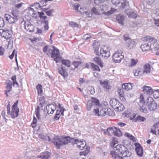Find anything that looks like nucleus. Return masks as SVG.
I'll list each match as a JSON object with an SVG mask.
<instances>
[{"label": "nucleus", "instance_id": "f257e3e1", "mask_svg": "<svg viewBox=\"0 0 159 159\" xmlns=\"http://www.w3.org/2000/svg\"><path fill=\"white\" fill-rule=\"evenodd\" d=\"M123 143L124 145L118 144L115 147V149L120 152L122 156H120L114 151H111L110 154L114 159H124L123 157H128L131 155V153L128 150L131 148V145L130 142L128 140H125Z\"/></svg>", "mask_w": 159, "mask_h": 159}, {"label": "nucleus", "instance_id": "f03ea898", "mask_svg": "<svg viewBox=\"0 0 159 159\" xmlns=\"http://www.w3.org/2000/svg\"><path fill=\"white\" fill-rule=\"evenodd\" d=\"M43 51L44 52H47L48 55H51V57L53 59L56 63H58L61 60L59 50L54 47H53V49H48V46H45L43 48Z\"/></svg>", "mask_w": 159, "mask_h": 159}, {"label": "nucleus", "instance_id": "7ed1b4c3", "mask_svg": "<svg viewBox=\"0 0 159 159\" xmlns=\"http://www.w3.org/2000/svg\"><path fill=\"white\" fill-rule=\"evenodd\" d=\"M71 138L69 136L58 137L55 136L52 139V143L57 149H59L61 146L64 144H66L70 142Z\"/></svg>", "mask_w": 159, "mask_h": 159}, {"label": "nucleus", "instance_id": "20e7f679", "mask_svg": "<svg viewBox=\"0 0 159 159\" xmlns=\"http://www.w3.org/2000/svg\"><path fill=\"white\" fill-rule=\"evenodd\" d=\"M18 100H17L12 105L11 107V110L10 102H9L8 104L7 107V113L12 118L14 119L18 116L19 109L18 107L17 106L18 103Z\"/></svg>", "mask_w": 159, "mask_h": 159}, {"label": "nucleus", "instance_id": "39448f33", "mask_svg": "<svg viewBox=\"0 0 159 159\" xmlns=\"http://www.w3.org/2000/svg\"><path fill=\"white\" fill-rule=\"evenodd\" d=\"M145 103L150 111H154L157 109V102L152 97H148L146 100Z\"/></svg>", "mask_w": 159, "mask_h": 159}, {"label": "nucleus", "instance_id": "423d86ee", "mask_svg": "<svg viewBox=\"0 0 159 159\" xmlns=\"http://www.w3.org/2000/svg\"><path fill=\"white\" fill-rule=\"evenodd\" d=\"M99 8L100 11H104L102 15L103 16H110L113 14L115 12L117 11L116 9L111 8V9L109 11L107 12H105L108 10L109 8V6L108 5L105 4H101L99 7Z\"/></svg>", "mask_w": 159, "mask_h": 159}, {"label": "nucleus", "instance_id": "0eeeda50", "mask_svg": "<svg viewBox=\"0 0 159 159\" xmlns=\"http://www.w3.org/2000/svg\"><path fill=\"white\" fill-rule=\"evenodd\" d=\"M110 111L112 112L113 111L111 109L108 110L107 108L103 107L100 111L98 108L94 109L93 111V113L96 116H104L107 115H111Z\"/></svg>", "mask_w": 159, "mask_h": 159}, {"label": "nucleus", "instance_id": "6e6552de", "mask_svg": "<svg viewBox=\"0 0 159 159\" xmlns=\"http://www.w3.org/2000/svg\"><path fill=\"white\" fill-rule=\"evenodd\" d=\"M99 100L97 98L92 97L88 101L86 108L87 110L89 111L93 107H99L100 105Z\"/></svg>", "mask_w": 159, "mask_h": 159}, {"label": "nucleus", "instance_id": "1a4fd4ad", "mask_svg": "<svg viewBox=\"0 0 159 159\" xmlns=\"http://www.w3.org/2000/svg\"><path fill=\"white\" fill-rule=\"evenodd\" d=\"M122 51L120 50H117L113 55L112 59L113 61L116 63H120L124 58L122 55Z\"/></svg>", "mask_w": 159, "mask_h": 159}, {"label": "nucleus", "instance_id": "9d476101", "mask_svg": "<svg viewBox=\"0 0 159 159\" xmlns=\"http://www.w3.org/2000/svg\"><path fill=\"white\" fill-rule=\"evenodd\" d=\"M99 56H101L105 59H107L110 56L109 49L108 47L104 45L100 49Z\"/></svg>", "mask_w": 159, "mask_h": 159}, {"label": "nucleus", "instance_id": "9b49d317", "mask_svg": "<svg viewBox=\"0 0 159 159\" xmlns=\"http://www.w3.org/2000/svg\"><path fill=\"white\" fill-rule=\"evenodd\" d=\"M18 12L16 10H14L11 12L12 16L11 15L6 14L4 15V17L6 19V20H9L11 19H14L15 20H17V18L18 16Z\"/></svg>", "mask_w": 159, "mask_h": 159}, {"label": "nucleus", "instance_id": "f8f14e48", "mask_svg": "<svg viewBox=\"0 0 159 159\" xmlns=\"http://www.w3.org/2000/svg\"><path fill=\"white\" fill-rule=\"evenodd\" d=\"M24 22L25 29L29 32H33L34 31V27L31 24L29 20L23 21L21 22L22 23Z\"/></svg>", "mask_w": 159, "mask_h": 159}, {"label": "nucleus", "instance_id": "ddd939ff", "mask_svg": "<svg viewBox=\"0 0 159 159\" xmlns=\"http://www.w3.org/2000/svg\"><path fill=\"white\" fill-rule=\"evenodd\" d=\"M153 44H149L148 43H142L141 46L140 48L143 52H146L148 51H152Z\"/></svg>", "mask_w": 159, "mask_h": 159}, {"label": "nucleus", "instance_id": "4468645a", "mask_svg": "<svg viewBox=\"0 0 159 159\" xmlns=\"http://www.w3.org/2000/svg\"><path fill=\"white\" fill-rule=\"evenodd\" d=\"M111 2L115 5H117L121 3L120 8H124L128 4V2L127 0H111Z\"/></svg>", "mask_w": 159, "mask_h": 159}, {"label": "nucleus", "instance_id": "2eb2a0df", "mask_svg": "<svg viewBox=\"0 0 159 159\" xmlns=\"http://www.w3.org/2000/svg\"><path fill=\"white\" fill-rule=\"evenodd\" d=\"M135 147V150L138 156L142 157L143 154V150L142 146L139 143H136L134 144Z\"/></svg>", "mask_w": 159, "mask_h": 159}, {"label": "nucleus", "instance_id": "dca6fc26", "mask_svg": "<svg viewBox=\"0 0 159 159\" xmlns=\"http://www.w3.org/2000/svg\"><path fill=\"white\" fill-rule=\"evenodd\" d=\"M143 93L147 95H150L153 92V89L150 86H144L142 88Z\"/></svg>", "mask_w": 159, "mask_h": 159}, {"label": "nucleus", "instance_id": "f3484780", "mask_svg": "<svg viewBox=\"0 0 159 159\" xmlns=\"http://www.w3.org/2000/svg\"><path fill=\"white\" fill-rule=\"evenodd\" d=\"M94 52L95 54L99 56V48H100V44L98 42L94 41L92 45Z\"/></svg>", "mask_w": 159, "mask_h": 159}, {"label": "nucleus", "instance_id": "a211bd4d", "mask_svg": "<svg viewBox=\"0 0 159 159\" xmlns=\"http://www.w3.org/2000/svg\"><path fill=\"white\" fill-rule=\"evenodd\" d=\"M75 142L77 144V148L81 150H83L86 145V143L84 141H80L77 139L75 140Z\"/></svg>", "mask_w": 159, "mask_h": 159}, {"label": "nucleus", "instance_id": "6ab92c4d", "mask_svg": "<svg viewBox=\"0 0 159 159\" xmlns=\"http://www.w3.org/2000/svg\"><path fill=\"white\" fill-rule=\"evenodd\" d=\"M59 73L63 77L65 78L67 77L68 74L66 71L65 67L61 65V67L59 68L58 69Z\"/></svg>", "mask_w": 159, "mask_h": 159}, {"label": "nucleus", "instance_id": "aec40b11", "mask_svg": "<svg viewBox=\"0 0 159 159\" xmlns=\"http://www.w3.org/2000/svg\"><path fill=\"white\" fill-rule=\"evenodd\" d=\"M143 41L145 42H150L151 44H154L156 41H157V40L154 38H153L152 37L149 36H147L144 37L143 38Z\"/></svg>", "mask_w": 159, "mask_h": 159}, {"label": "nucleus", "instance_id": "412c9836", "mask_svg": "<svg viewBox=\"0 0 159 159\" xmlns=\"http://www.w3.org/2000/svg\"><path fill=\"white\" fill-rule=\"evenodd\" d=\"M46 109L48 114H52L56 110V107L53 104H49L46 106Z\"/></svg>", "mask_w": 159, "mask_h": 159}, {"label": "nucleus", "instance_id": "4be33fe9", "mask_svg": "<svg viewBox=\"0 0 159 159\" xmlns=\"http://www.w3.org/2000/svg\"><path fill=\"white\" fill-rule=\"evenodd\" d=\"M100 82L101 85L102 86L104 89H106L107 91L111 89V86L109 84L107 80H105L103 81L100 80Z\"/></svg>", "mask_w": 159, "mask_h": 159}, {"label": "nucleus", "instance_id": "5701e85b", "mask_svg": "<svg viewBox=\"0 0 159 159\" xmlns=\"http://www.w3.org/2000/svg\"><path fill=\"white\" fill-rule=\"evenodd\" d=\"M153 49L152 52H154L155 54L157 56H159V44L157 41L155 42V43L153 45Z\"/></svg>", "mask_w": 159, "mask_h": 159}, {"label": "nucleus", "instance_id": "b1692460", "mask_svg": "<svg viewBox=\"0 0 159 159\" xmlns=\"http://www.w3.org/2000/svg\"><path fill=\"white\" fill-rule=\"evenodd\" d=\"M139 110L140 111L144 113H148L150 111L145 106V104L139 106Z\"/></svg>", "mask_w": 159, "mask_h": 159}, {"label": "nucleus", "instance_id": "393cba45", "mask_svg": "<svg viewBox=\"0 0 159 159\" xmlns=\"http://www.w3.org/2000/svg\"><path fill=\"white\" fill-rule=\"evenodd\" d=\"M64 111V108H62V110H57L55 116L54 117V119L57 120L60 118L61 115L63 116Z\"/></svg>", "mask_w": 159, "mask_h": 159}, {"label": "nucleus", "instance_id": "a878e982", "mask_svg": "<svg viewBox=\"0 0 159 159\" xmlns=\"http://www.w3.org/2000/svg\"><path fill=\"white\" fill-rule=\"evenodd\" d=\"M119 102L118 100L116 98H112L110 101V104L112 108L116 109V107L118 105Z\"/></svg>", "mask_w": 159, "mask_h": 159}, {"label": "nucleus", "instance_id": "bb28decb", "mask_svg": "<svg viewBox=\"0 0 159 159\" xmlns=\"http://www.w3.org/2000/svg\"><path fill=\"white\" fill-rule=\"evenodd\" d=\"M93 61L94 62L97 64L101 67H102L103 66V63L100 58L95 57L93 58Z\"/></svg>", "mask_w": 159, "mask_h": 159}, {"label": "nucleus", "instance_id": "cd10ccee", "mask_svg": "<svg viewBox=\"0 0 159 159\" xmlns=\"http://www.w3.org/2000/svg\"><path fill=\"white\" fill-rule=\"evenodd\" d=\"M138 62V59L137 58H132L129 61L128 66L129 67H132L136 65Z\"/></svg>", "mask_w": 159, "mask_h": 159}, {"label": "nucleus", "instance_id": "c85d7f7f", "mask_svg": "<svg viewBox=\"0 0 159 159\" xmlns=\"http://www.w3.org/2000/svg\"><path fill=\"white\" fill-rule=\"evenodd\" d=\"M1 36L2 37L6 39H8L10 38L11 35L10 34L9 30H3Z\"/></svg>", "mask_w": 159, "mask_h": 159}, {"label": "nucleus", "instance_id": "c756f323", "mask_svg": "<svg viewBox=\"0 0 159 159\" xmlns=\"http://www.w3.org/2000/svg\"><path fill=\"white\" fill-rule=\"evenodd\" d=\"M128 16L131 18L135 19L137 18L138 19H140V17L139 15H137L134 11L126 13Z\"/></svg>", "mask_w": 159, "mask_h": 159}, {"label": "nucleus", "instance_id": "7c9ffc66", "mask_svg": "<svg viewBox=\"0 0 159 159\" xmlns=\"http://www.w3.org/2000/svg\"><path fill=\"white\" fill-rule=\"evenodd\" d=\"M6 90L5 91V94L6 95L7 97L8 96V93H9L12 89V83L11 82H9L6 84Z\"/></svg>", "mask_w": 159, "mask_h": 159}, {"label": "nucleus", "instance_id": "2f4dec72", "mask_svg": "<svg viewBox=\"0 0 159 159\" xmlns=\"http://www.w3.org/2000/svg\"><path fill=\"white\" fill-rule=\"evenodd\" d=\"M151 70L150 65L149 63H147L145 64L143 68V73L146 74L149 73Z\"/></svg>", "mask_w": 159, "mask_h": 159}, {"label": "nucleus", "instance_id": "473e14b6", "mask_svg": "<svg viewBox=\"0 0 159 159\" xmlns=\"http://www.w3.org/2000/svg\"><path fill=\"white\" fill-rule=\"evenodd\" d=\"M51 153L48 152L42 153L40 156L42 159H48L51 157Z\"/></svg>", "mask_w": 159, "mask_h": 159}, {"label": "nucleus", "instance_id": "72a5a7b5", "mask_svg": "<svg viewBox=\"0 0 159 159\" xmlns=\"http://www.w3.org/2000/svg\"><path fill=\"white\" fill-rule=\"evenodd\" d=\"M90 64L91 65V68L93 71L98 72L101 71V69L98 65L93 63H90Z\"/></svg>", "mask_w": 159, "mask_h": 159}, {"label": "nucleus", "instance_id": "f704fd0d", "mask_svg": "<svg viewBox=\"0 0 159 159\" xmlns=\"http://www.w3.org/2000/svg\"><path fill=\"white\" fill-rule=\"evenodd\" d=\"M44 27V29L47 31L49 29L48 22V20H39Z\"/></svg>", "mask_w": 159, "mask_h": 159}, {"label": "nucleus", "instance_id": "c9c22d12", "mask_svg": "<svg viewBox=\"0 0 159 159\" xmlns=\"http://www.w3.org/2000/svg\"><path fill=\"white\" fill-rule=\"evenodd\" d=\"M31 126L33 128H35L36 127H38L39 129L40 127V125L38 123V121L35 117L34 116L33 119V121L31 123Z\"/></svg>", "mask_w": 159, "mask_h": 159}, {"label": "nucleus", "instance_id": "e433bc0d", "mask_svg": "<svg viewBox=\"0 0 159 159\" xmlns=\"http://www.w3.org/2000/svg\"><path fill=\"white\" fill-rule=\"evenodd\" d=\"M11 79L13 81L12 84L13 87L16 88H18L19 87V84L16 81V75H14L12 76L11 77Z\"/></svg>", "mask_w": 159, "mask_h": 159}, {"label": "nucleus", "instance_id": "4c0bfd02", "mask_svg": "<svg viewBox=\"0 0 159 159\" xmlns=\"http://www.w3.org/2000/svg\"><path fill=\"white\" fill-rule=\"evenodd\" d=\"M139 99V101L138 103V106L145 104V101L144 96L143 94H140Z\"/></svg>", "mask_w": 159, "mask_h": 159}, {"label": "nucleus", "instance_id": "58836bf2", "mask_svg": "<svg viewBox=\"0 0 159 159\" xmlns=\"http://www.w3.org/2000/svg\"><path fill=\"white\" fill-rule=\"evenodd\" d=\"M61 63L63 65L69 67L70 66L71 62L70 60L64 59L61 60Z\"/></svg>", "mask_w": 159, "mask_h": 159}, {"label": "nucleus", "instance_id": "ea45409f", "mask_svg": "<svg viewBox=\"0 0 159 159\" xmlns=\"http://www.w3.org/2000/svg\"><path fill=\"white\" fill-rule=\"evenodd\" d=\"M42 88V85L40 84H38L36 86V89L39 95H41L43 93V90Z\"/></svg>", "mask_w": 159, "mask_h": 159}, {"label": "nucleus", "instance_id": "a19ab883", "mask_svg": "<svg viewBox=\"0 0 159 159\" xmlns=\"http://www.w3.org/2000/svg\"><path fill=\"white\" fill-rule=\"evenodd\" d=\"M118 143V141L117 139L114 137H112L111 139V141L110 142V144L111 147H114L115 145Z\"/></svg>", "mask_w": 159, "mask_h": 159}, {"label": "nucleus", "instance_id": "79ce46f5", "mask_svg": "<svg viewBox=\"0 0 159 159\" xmlns=\"http://www.w3.org/2000/svg\"><path fill=\"white\" fill-rule=\"evenodd\" d=\"M28 9L29 10L28 12V13L31 15H34L33 16L35 18H36V17L37 16V15L35 16L36 15L37 13L36 12L34 11V9L30 7H29L28 8Z\"/></svg>", "mask_w": 159, "mask_h": 159}, {"label": "nucleus", "instance_id": "37998d69", "mask_svg": "<svg viewBox=\"0 0 159 159\" xmlns=\"http://www.w3.org/2000/svg\"><path fill=\"white\" fill-rule=\"evenodd\" d=\"M100 10V9L99 8V7H94L92 8L91 10V12L93 13H94V14L98 15L99 14V11Z\"/></svg>", "mask_w": 159, "mask_h": 159}, {"label": "nucleus", "instance_id": "c03bdc74", "mask_svg": "<svg viewBox=\"0 0 159 159\" xmlns=\"http://www.w3.org/2000/svg\"><path fill=\"white\" fill-rule=\"evenodd\" d=\"M123 85L124 86V88L127 91L131 89L132 88V84L129 83H124Z\"/></svg>", "mask_w": 159, "mask_h": 159}, {"label": "nucleus", "instance_id": "a18cd8bd", "mask_svg": "<svg viewBox=\"0 0 159 159\" xmlns=\"http://www.w3.org/2000/svg\"><path fill=\"white\" fill-rule=\"evenodd\" d=\"M114 134L116 136L120 137L122 135V133L121 130L119 129H117L115 127Z\"/></svg>", "mask_w": 159, "mask_h": 159}, {"label": "nucleus", "instance_id": "49530a36", "mask_svg": "<svg viewBox=\"0 0 159 159\" xmlns=\"http://www.w3.org/2000/svg\"><path fill=\"white\" fill-rule=\"evenodd\" d=\"M136 116V114L132 112H131L128 113L126 115V116L129 118L130 119L134 120L135 119V117Z\"/></svg>", "mask_w": 159, "mask_h": 159}, {"label": "nucleus", "instance_id": "de8ad7c7", "mask_svg": "<svg viewBox=\"0 0 159 159\" xmlns=\"http://www.w3.org/2000/svg\"><path fill=\"white\" fill-rule=\"evenodd\" d=\"M153 96L155 99L159 98V90L157 89L153 91Z\"/></svg>", "mask_w": 159, "mask_h": 159}, {"label": "nucleus", "instance_id": "09e8293b", "mask_svg": "<svg viewBox=\"0 0 159 159\" xmlns=\"http://www.w3.org/2000/svg\"><path fill=\"white\" fill-rule=\"evenodd\" d=\"M134 76H138L142 74V71L139 68H138L135 69L133 71Z\"/></svg>", "mask_w": 159, "mask_h": 159}, {"label": "nucleus", "instance_id": "8fccbe9b", "mask_svg": "<svg viewBox=\"0 0 159 159\" xmlns=\"http://www.w3.org/2000/svg\"><path fill=\"white\" fill-rule=\"evenodd\" d=\"M81 63L82 62L80 61H74L72 62V65L75 66V68L72 70H74L75 68H77L81 64Z\"/></svg>", "mask_w": 159, "mask_h": 159}, {"label": "nucleus", "instance_id": "3c124183", "mask_svg": "<svg viewBox=\"0 0 159 159\" xmlns=\"http://www.w3.org/2000/svg\"><path fill=\"white\" fill-rule=\"evenodd\" d=\"M125 108L123 105L120 102L118 104V105H117L116 109L118 111H123Z\"/></svg>", "mask_w": 159, "mask_h": 159}, {"label": "nucleus", "instance_id": "603ef678", "mask_svg": "<svg viewBox=\"0 0 159 159\" xmlns=\"http://www.w3.org/2000/svg\"><path fill=\"white\" fill-rule=\"evenodd\" d=\"M117 92L119 96V98L125 94L124 90L123 89H118Z\"/></svg>", "mask_w": 159, "mask_h": 159}, {"label": "nucleus", "instance_id": "864d4df0", "mask_svg": "<svg viewBox=\"0 0 159 159\" xmlns=\"http://www.w3.org/2000/svg\"><path fill=\"white\" fill-rule=\"evenodd\" d=\"M114 128L110 127L107 128V132L109 135H111L112 134H114Z\"/></svg>", "mask_w": 159, "mask_h": 159}, {"label": "nucleus", "instance_id": "5fc2aeb1", "mask_svg": "<svg viewBox=\"0 0 159 159\" xmlns=\"http://www.w3.org/2000/svg\"><path fill=\"white\" fill-rule=\"evenodd\" d=\"M125 136L129 138L133 141H135V139L134 137L128 133H126L125 134Z\"/></svg>", "mask_w": 159, "mask_h": 159}, {"label": "nucleus", "instance_id": "6e6d98bb", "mask_svg": "<svg viewBox=\"0 0 159 159\" xmlns=\"http://www.w3.org/2000/svg\"><path fill=\"white\" fill-rule=\"evenodd\" d=\"M40 109L39 106H38L37 107L36 111H35V114H36V116L38 119L39 120L40 119Z\"/></svg>", "mask_w": 159, "mask_h": 159}, {"label": "nucleus", "instance_id": "4d7b16f0", "mask_svg": "<svg viewBox=\"0 0 159 159\" xmlns=\"http://www.w3.org/2000/svg\"><path fill=\"white\" fill-rule=\"evenodd\" d=\"M69 25L70 26L73 28L78 27L79 26L78 24L73 21L70 22Z\"/></svg>", "mask_w": 159, "mask_h": 159}, {"label": "nucleus", "instance_id": "13d9d810", "mask_svg": "<svg viewBox=\"0 0 159 159\" xmlns=\"http://www.w3.org/2000/svg\"><path fill=\"white\" fill-rule=\"evenodd\" d=\"M116 20H124L125 16L123 14H120L116 16Z\"/></svg>", "mask_w": 159, "mask_h": 159}, {"label": "nucleus", "instance_id": "bf43d9fd", "mask_svg": "<svg viewBox=\"0 0 159 159\" xmlns=\"http://www.w3.org/2000/svg\"><path fill=\"white\" fill-rule=\"evenodd\" d=\"M89 149H87L86 150L84 151H83L82 152H80V156H85L87 155L88 153H89Z\"/></svg>", "mask_w": 159, "mask_h": 159}, {"label": "nucleus", "instance_id": "052dcab7", "mask_svg": "<svg viewBox=\"0 0 159 159\" xmlns=\"http://www.w3.org/2000/svg\"><path fill=\"white\" fill-rule=\"evenodd\" d=\"M72 7H73V9L77 12H78V8L80 6L79 4L75 3V4H72Z\"/></svg>", "mask_w": 159, "mask_h": 159}, {"label": "nucleus", "instance_id": "680f3d73", "mask_svg": "<svg viewBox=\"0 0 159 159\" xmlns=\"http://www.w3.org/2000/svg\"><path fill=\"white\" fill-rule=\"evenodd\" d=\"M38 15H39V16L40 17V19H46L47 18V16H43L44 15V13L43 12H37Z\"/></svg>", "mask_w": 159, "mask_h": 159}, {"label": "nucleus", "instance_id": "e2e57ef3", "mask_svg": "<svg viewBox=\"0 0 159 159\" xmlns=\"http://www.w3.org/2000/svg\"><path fill=\"white\" fill-rule=\"evenodd\" d=\"M29 39L33 43L34 42H36L37 40H39V38L35 37L34 36H31L29 38Z\"/></svg>", "mask_w": 159, "mask_h": 159}, {"label": "nucleus", "instance_id": "0e129e2a", "mask_svg": "<svg viewBox=\"0 0 159 159\" xmlns=\"http://www.w3.org/2000/svg\"><path fill=\"white\" fill-rule=\"evenodd\" d=\"M119 98L121 100V102H126V98L125 94L119 97Z\"/></svg>", "mask_w": 159, "mask_h": 159}, {"label": "nucleus", "instance_id": "69168bd1", "mask_svg": "<svg viewBox=\"0 0 159 159\" xmlns=\"http://www.w3.org/2000/svg\"><path fill=\"white\" fill-rule=\"evenodd\" d=\"M39 101L40 104L41 105L44 103L45 102L44 97L43 96L40 97L39 98Z\"/></svg>", "mask_w": 159, "mask_h": 159}, {"label": "nucleus", "instance_id": "338daca9", "mask_svg": "<svg viewBox=\"0 0 159 159\" xmlns=\"http://www.w3.org/2000/svg\"><path fill=\"white\" fill-rule=\"evenodd\" d=\"M91 37V34L90 33L85 34L83 36L84 39L85 40L88 39Z\"/></svg>", "mask_w": 159, "mask_h": 159}, {"label": "nucleus", "instance_id": "774afa93", "mask_svg": "<svg viewBox=\"0 0 159 159\" xmlns=\"http://www.w3.org/2000/svg\"><path fill=\"white\" fill-rule=\"evenodd\" d=\"M86 8L84 7H81L80 8L79 12L82 14H84L85 13H86Z\"/></svg>", "mask_w": 159, "mask_h": 159}]
</instances>
